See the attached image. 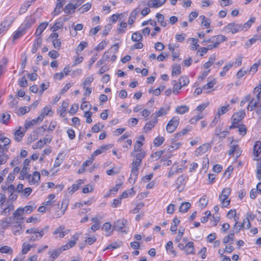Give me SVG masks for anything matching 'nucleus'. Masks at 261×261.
I'll return each mask as SVG.
<instances>
[{
  "instance_id": "nucleus-1",
  "label": "nucleus",
  "mask_w": 261,
  "mask_h": 261,
  "mask_svg": "<svg viewBox=\"0 0 261 261\" xmlns=\"http://www.w3.org/2000/svg\"><path fill=\"white\" fill-rule=\"evenodd\" d=\"M146 155L145 151H141L135 154L134 153V158L132 163V170L129 181L130 183H134L137 179L139 174V167L141 166L142 160Z\"/></svg>"
},
{
  "instance_id": "nucleus-2",
  "label": "nucleus",
  "mask_w": 261,
  "mask_h": 261,
  "mask_svg": "<svg viewBox=\"0 0 261 261\" xmlns=\"http://www.w3.org/2000/svg\"><path fill=\"white\" fill-rule=\"evenodd\" d=\"M255 18L253 17L251 18L244 24H238L235 22L230 23L223 28V31L226 33L231 32L232 34H235L242 30H247L255 22Z\"/></svg>"
},
{
  "instance_id": "nucleus-3",
  "label": "nucleus",
  "mask_w": 261,
  "mask_h": 261,
  "mask_svg": "<svg viewBox=\"0 0 261 261\" xmlns=\"http://www.w3.org/2000/svg\"><path fill=\"white\" fill-rule=\"evenodd\" d=\"M48 226L40 229L35 227L27 229L26 233L31 234V236L29 237V241L32 242L40 240L43 235L48 231Z\"/></svg>"
},
{
  "instance_id": "nucleus-4",
  "label": "nucleus",
  "mask_w": 261,
  "mask_h": 261,
  "mask_svg": "<svg viewBox=\"0 0 261 261\" xmlns=\"http://www.w3.org/2000/svg\"><path fill=\"white\" fill-rule=\"evenodd\" d=\"M127 221L124 219H119L114 223V229L118 231L127 233L128 230L126 229Z\"/></svg>"
},
{
  "instance_id": "nucleus-5",
  "label": "nucleus",
  "mask_w": 261,
  "mask_h": 261,
  "mask_svg": "<svg viewBox=\"0 0 261 261\" xmlns=\"http://www.w3.org/2000/svg\"><path fill=\"white\" fill-rule=\"evenodd\" d=\"M179 118L177 116L173 117L167 123L166 130L169 133H172L179 124Z\"/></svg>"
},
{
  "instance_id": "nucleus-6",
  "label": "nucleus",
  "mask_w": 261,
  "mask_h": 261,
  "mask_svg": "<svg viewBox=\"0 0 261 261\" xmlns=\"http://www.w3.org/2000/svg\"><path fill=\"white\" fill-rule=\"evenodd\" d=\"M257 107H259L261 110V99L260 97H256L250 98L249 104L247 106V110L250 111H252Z\"/></svg>"
},
{
  "instance_id": "nucleus-7",
  "label": "nucleus",
  "mask_w": 261,
  "mask_h": 261,
  "mask_svg": "<svg viewBox=\"0 0 261 261\" xmlns=\"http://www.w3.org/2000/svg\"><path fill=\"white\" fill-rule=\"evenodd\" d=\"M65 227L63 225H60L55 229L53 232V234L56 236V238H63L65 235L67 234L69 231V229H65Z\"/></svg>"
},
{
  "instance_id": "nucleus-8",
  "label": "nucleus",
  "mask_w": 261,
  "mask_h": 261,
  "mask_svg": "<svg viewBox=\"0 0 261 261\" xmlns=\"http://www.w3.org/2000/svg\"><path fill=\"white\" fill-rule=\"evenodd\" d=\"M245 115V112L244 111L242 110L239 112L235 113L233 115V120H232V124L230 126V128L236 127L237 126L235 125L236 124H237L239 121H240L244 117Z\"/></svg>"
},
{
  "instance_id": "nucleus-9",
  "label": "nucleus",
  "mask_w": 261,
  "mask_h": 261,
  "mask_svg": "<svg viewBox=\"0 0 261 261\" xmlns=\"http://www.w3.org/2000/svg\"><path fill=\"white\" fill-rule=\"evenodd\" d=\"M245 223H247V225L246 227V229H249L251 227V224L248 220H243V223L241 225L240 224L239 222L235 223L233 227V230L231 232L238 233L240 232L241 228L245 226Z\"/></svg>"
},
{
  "instance_id": "nucleus-10",
  "label": "nucleus",
  "mask_w": 261,
  "mask_h": 261,
  "mask_svg": "<svg viewBox=\"0 0 261 261\" xmlns=\"http://www.w3.org/2000/svg\"><path fill=\"white\" fill-rule=\"evenodd\" d=\"M36 19L32 16H29L25 18L23 23L20 26L22 27L23 30L26 31L27 30L30 28V27L35 23Z\"/></svg>"
},
{
  "instance_id": "nucleus-11",
  "label": "nucleus",
  "mask_w": 261,
  "mask_h": 261,
  "mask_svg": "<svg viewBox=\"0 0 261 261\" xmlns=\"http://www.w3.org/2000/svg\"><path fill=\"white\" fill-rule=\"evenodd\" d=\"M53 114V112L51 107L50 106H46L42 110L41 114L37 117V119L39 120L40 122H41L45 116L48 115L51 116Z\"/></svg>"
},
{
  "instance_id": "nucleus-12",
  "label": "nucleus",
  "mask_w": 261,
  "mask_h": 261,
  "mask_svg": "<svg viewBox=\"0 0 261 261\" xmlns=\"http://www.w3.org/2000/svg\"><path fill=\"white\" fill-rule=\"evenodd\" d=\"M23 213L21 208H17L13 214L12 219L15 223H22L23 217H22Z\"/></svg>"
},
{
  "instance_id": "nucleus-13",
  "label": "nucleus",
  "mask_w": 261,
  "mask_h": 261,
  "mask_svg": "<svg viewBox=\"0 0 261 261\" xmlns=\"http://www.w3.org/2000/svg\"><path fill=\"white\" fill-rule=\"evenodd\" d=\"M211 148V145L208 143H205L196 149L195 152V155L197 156L201 155L205 153Z\"/></svg>"
},
{
  "instance_id": "nucleus-14",
  "label": "nucleus",
  "mask_w": 261,
  "mask_h": 261,
  "mask_svg": "<svg viewBox=\"0 0 261 261\" xmlns=\"http://www.w3.org/2000/svg\"><path fill=\"white\" fill-rule=\"evenodd\" d=\"M65 3V0H57L56 7L53 12L54 16H56L61 12V9L63 7Z\"/></svg>"
},
{
  "instance_id": "nucleus-15",
  "label": "nucleus",
  "mask_w": 261,
  "mask_h": 261,
  "mask_svg": "<svg viewBox=\"0 0 261 261\" xmlns=\"http://www.w3.org/2000/svg\"><path fill=\"white\" fill-rule=\"evenodd\" d=\"M227 38L222 35L213 36L211 38L212 42L214 43L217 46L221 42L226 41Z\"/></svg>"
},
{
  "instance_id": "nucleus-16",
  "label": "nucleus",
  "mask_w": 261,
  "mask_h": 261,
  "mask_svg": "<svg viewBox=\"0 0 261 261\" xmlns=\"http://www.w3.org/2000/svg\"><path fill=\"white\" fill-rule=\"evenodd\" d=\"M184 250L187 254H195L194 243L192 242H188L185 246Z\"/></svg>"
},
{
  "instance_id": "nucleus-17",
  "label": "nucleus",
  "mask_w": 261,
  "mask_h": 261,
  "mask_svg": "<svg viewBox=\"0 0 261 261\" xmlns=\"http://www.w3.org/2000/svg\"><path fill=\"white\" fill-rule=\"evenodd\" d=\"M170 107L169 106H166L165 107H162L158 111L153 113L152 116L155 115V118L161 117L165 115L169 111Z\"/></svg>"
},
{
  "instance_id": "nucleus-18",
  "label": "nucleus",
  "mask_w": 261,
  "mask_h": 261,
  "mask_svg": "<svg viewBox=\"0 0 261 261\" xmlns=\"http://www.w3.org/2000/svg\"><path fill=\"white\" fill-rule=\"evenodd\" d=\"M139 12L140 9L139 8H136L130 13L128 20V23L129 24L131 25L134 22L136 18V16Z\"/></svg>"
},
{
  "instance_id": "nucleus-19",
  "label": "nucleus",
  "mask_w": 261,
  "mask_h": 261,
  "mask_svg": "<svg viewBox=\"0 0 261 261\" xmlns=\"http://www.w3.org/2000/svg\"><path fill=\"white\" fill-rule=\"evenodd\" d=\"M261 152V142L259 141H256L253 146V155L255 157L259 155Z\"/></svg>"
},
{
  "instance_id": "nucleus-20",
  "label": "nucleus",
  "mask_w": 261,
  "mask_h": 261,
  "mask_svg": "<svg viewBox=\"0 0 261 261\" xmlns=\"http://www.w3.org/2000/svg\"><path fill=\"white\" fill-rule=\"evenodd\" d=\"M25 134V132L21 130V127H19V129L16 130L14 133V139L16 142H20L22 138L23 137Z\"/></svg>"
},
{
  "instance_id": "nucleus-21",
  "label": "nucleus",
  "mask_w": 261,
  "mask_h": 261,
  "mask_svg": "<svg viewBox=\"0 0 261 261\" xmlns=\"http://www.w3.org/2000/svg\"><path fill=\"white\" fill-rule=\"evenodd\" d=\"M76 8L74 4L70 3L65 6L64 11L66 14H70L73 13Z\"/></svg>"
},
{
  "instance_id": "nucleus-22",
  "label": "nucleus",
  "mask_w": 261,
  "mask_h": 261,
  "mask_svg": "<svg viewBox=\"0 0 261 261\" xmlns=\"http://www.w3.org/2000/svg\"><path fill=\"white\" fill-rule=\"evenodd\" d=\"M40 174L39 172L35 171L33 173L31 179L29 180V184L31 185H35L39 181Z\"/></svg>"
},
{
  "instance_id": "nucleus-23",
  "label": "nucleus",
  "mask_w": 261,
  "mask_h": 261,
  "mask_svg": "<svg viewBox=\"0 0 261 261\" xmlns=\"http://www.w3.org/2000/svg\"><path fill=\"white\" fill-rule=\"evenodd\" d=\"M166 0H153L149 2L148 6L151 8H158L162 6Z\"/></svg>"
},
{
  "instance_id": "nucleus-24",
  "label": "nucleus",
  "mask_w": 261,
  "mask_h": 261,
  "mask_svg": "<svg viewBox=\"0 0 261 261\" xmlns=\"http://www.w3.org/2000/svg\"><path fill=\"white\" fill-rule=\"evenodd\" d=\"M111 147L110 144L105 145H102L99 148L96 149L94 152H93L92 156H96L99 154H100L103 152L104 150H108L109 148Z\"/></svg>"
},
{
  "instance_id": "nucleus-25",
  "label": "nucleus",
  "mask_w": 261,
  "mask_h": 261,
  "mask_svg": "<svg viewBox=\"0 0 261 261\" xmlns=\"http://www.w3.org/2000/svg\"><path fill=\"white\" fill-rule=\"evenodd\" d=\"M22 223H16L15 225H14L12 226V229L13 231V233L15 235H19L22 233Z\"/></svg>"
},
{
  "instance_id": "nucleus-26",
  "label": "nucleus",
  "mask_w": 261,
  "mask_h": 261,
  "mask_svg": "<svg viewBox=\"0 0 261 261\" xmlns=\"http://www.w3.org/2000/svg\"><path fill=\"white\" fill-rule=\"evenodd\" d=\"M158 121V118H154L152 121L147 123L144 126L145 131H150L157 123Z\"/></svg>"
},
{
  "instance_id": "nucleus-27",
  "label": "nucleus",
  "mask_w": 261,
  "mask_h": 261,
  "mask_svg": "<svg viewBox=\"0 0 261 261\" xmlns=\"http://www.w3.org/2000/svg\"><path fill=\"white\" fill-rule=\"evenodd\" d=\"M48 25V23L44 22L41 23L38 28L37 29L36 32H35V35L37 37H39L42 33L44 31V30L46 28V27Z\"/></svg>"
},
{
  "instance_id": "nucleus-28",
  "label": "nucleus",
  "mask_w": 261,
  "mask_h": 261,
  "mask_svg": "<svg viewBox=\"0 0 261 261\" xmlns=\"http://www.w3.org/2000/svg\"><path fill=\"white\" fill-rule=\"evenodd\" d=\"M62 249L61 248H58L57 249L53 250L52 252L49 251V254L50 255V260L51 261H54L56 259L61 253Z\"/></svg>"
},
{
  "instance_id": "nucleus-29",
  "label": "nucleus",
  "mask_w": 261,
  "mask_h": 261,
  "mask_svg": "<svg viewBox=\"0 0 261 261\" xmlns=\"http://www.w3.org/2000/svg\"><path fill=\"white\" fill-rule=\"evenodd\" d=\"M22 27H19L17 30L14 33L13 36V41H15L16 39L21 37L23 34H25V31L23 30Z\"/></svg>"
},
{
  "instance_id": "nucleus-30",
  "label": "nucleus",
  "mask_w": 261,
  "mask_h": 261,
  "mask_svg": "<svg viewBox=\"0 0 261 261\" xmlns=\"http://www.w3.org/2000/svg\"><path fill=\"white\" fill-rule=\"evenodd\" d=\"M12 222V217H9L1 221L0 223V226L3 229H5L8 227Z\"/></svg>"
},
{
  "instance_id": "nucleus-31",
  "label": "nucleus",
  "mask_w": 261,
  "mask_h": 261,
  "mask_svg": "<svg viewBox=\"0 0 261 261\" xmlns=\"http://www.w3.org/2000/svg\"><path fill=\"white\" fill-rule=\"evenodd\" d=\"M186 179V177L181 175L180 176H179L176 181V185H177V190L181 192L182 190V188H181V186L184 184L185 180Z\"/></svg>"
},
{
  "instance_id": "nucleus-32",
  "label": "nucleus",
  "mask_w": 261,
  "mask_h": 261,
  "mask_svg": "<svg viewBox=\"0 0 261 261\" xmlns=\"http://www.w3.org/2000/svg\"><path fill=\"white\" fill-rule=\"evenodd\" d=\"M189 108L186 105H181L178 106L175 109V112L178 114H184L188 112Z\"/></svg>"
},
{
  "instance_id": "nucleus-33",
  "label": "nucleus",
  "mask_w": 261,
  "mask_h": 261,
  "mask_svg": "<svg viewBox=\"0 0 261 261\" xmlns=\"http://www.w3.org/2000/svg\"><path fill=\"white\" fill-rule=\"evenodd\" d=\"M66 202V200L62 201V206L61 208V210L60 211H58L56 215L57 218H60L64 215L67 207V203Z\"/></svg>"
},
{
  "instance_id": "nucleus-34",
  "label": "nucleus",
  "mask_w": 261,
  "mask_h": 261,
  "mask_svg": "<svg viewBox=\"0 0 261 261\" xmlns=\"http://www.w3.org/2000/svg\"><path fill=\"white\" fill-rule=\"evenodd\" d=\"M219 199L223 207H227L230 203V200L228 199V197L224 196L221 194L220 195Z\"/></svg>"
},
{
  "instance_id": "nucleus-35",
  "label": "nucleus",
  "mask_w": 261,
  "mask_h": 261,
  "mask_svg": "<svg viewBox=\"0 0 261 261\" xmlns=\"http://www.w3.org/2000/svg\"><path fill=\"white\" fill-rule=\"evenodd\" d=\"M68 102L67 101H63L61 106V110H60V116L63 117L65 116L67 108L68 106Z\"/></svg>"
},
{
  "instance_id": "nucleus-36",
  "label": "nucleus",
  "mask_w": 261,
  "mask_h": 261,
  "mask_svg": "<svg viewBox=\"0 0 261 261\" xmlns=\"http://www.w3.org/2000/svg\"><path fill=\"white\" fill-rule=\"evenodd\" d=\"M111 224L110 223L106 222L103 224L102 229L106 232V236H109L112 233V231H111Z\"/></svg>"
},
{
  "instance_id": "nucleus-37",
  "label": "nucleus",
  "mask_w": 261,
  "mask_h": 261,
  "mask_svg": "<svg viewBox=\"0 0 261 261\" xmlns=\"http://www.w3.org/2000/svg\"><path fill=\"white\" fill-rule=\"evenodd\" d=\"M191 203L189 202H184L179 206V211L181 213H186L191 207Z\"/></svg>"
},
{
  "instance_id": "nucleus-38",
  "label": "nucleus",
  "mask_w": 261,
  "mask_h": 261,
  "mask_svg": "<svg viewBox=\"0 0 261 261\" xmlns=\"http://www.w3.org/2000/svg\"><path fill=\"white\" fill-rule=\"evenodd\" d=\"M11 23L5 20L0 24V34L7 31L10 27Z\"/></svg>"
},
{
  "instance_id": "nucleus-39",
  "label": "nucleus",
  "mask_w": 261,
  "mask_h": 261,
  "mask_svg": "<svg viewBox=\"0 0 261 261\" xmlns=\"http://www.w3.org/2000/svg\"><path fill=\"white\" fill-rule=\"evenodd\" d=\"M143 144L139 141H137L134 144V151L130 153L131 156L134 155L135 152L141 151L142 146Z\"/></svg>"
},
{
  "instance_id": "nucleus-40",
  "label": "nucleus",
  "mask_w": 261,
  "mask_h": 261,
  "mask_svg": "<svg viewBox=\"0 0 261 261\" xmlns=\"http://www.w3.org/2000/svg\"><path fill=\"white\" fill-rule=\"evenodd\" d=\"M256 178L258 180H261V159L257 160L256 163Z\"/></svg>"
},
{
  "instance_id": "nucleus-41",
  "label": "nucleus",
  "mask_w": 261,
  "mask_h": 261,
  "mask_svg": "<svg viewBox=\"0 0 261 261\" xmlns=\"http://www.w3.org/2000/svg\"><path fill=\"white\" fill-rule=\"evenodd\" d=\"M179 85L182 87L187 86L189 83V79L187 76H181L179 80Z\"/></svg>"
},
{
  "instance_id": "nucleus-42",
  "label": "nucleus",
  "mask_w": 261,
  "mask_h": 261,
  "mask_svg": "<svg viewBox=\"0 0 261 261\" xmlns=\"http://www.w3.org/2000/svg\"><path fill=\"white\" fill-rule=\"evenodd\" d=\"M156 17L158 22H159L162 27H165L167 25V23L164 21V16L163 14L157 13Z\"/></svg>"
},
{
  "instance_id": "nucleus-43",
  "label": "nucleus",
  "mask_w": 261,
  "mask_h": 261,
  "mask_svg": "<svg viewBox=\"0 0 261 261\" xmlns=\"http://www.w3.org/2000/svg\"><path fill=\"white\" fill-rule=\"evenodd\" d=\"M134 194L135 192L134 191L133 188H132L128 191H124L120 196V198L121 199H122V198H126L128 197V195L132 196L134 195Z\"/></svg>"
},
{
  "instance_id": "nucleus-44",
  "label": "nucleus",
  "mask_w": 261,
  "mask_h": 261,
  "mask_svg": "<svg viewBox=\"0 0 261 261\" xmlns=\"http://www.w3.org/2000/svg\"><path fill=\"white\" fill-rule=\"evenodd\" d=\"M10 119V115L8 113H3L2 117L0 118V122L5 124H7Z\"/></svg>"
},
{
  "instance_id": "nucleus-45",
  "label": "nucleus",
  "mask_w": 261,
  "mask_h": 261,
  "mask_svg": "<svg viewBox=\"0 0 261 261\" xmlns=\"http://www.w3.org/2000/svg\"><path fill=\"white\" fill-rule=\"evenodd\" d=\"M143 36L139 32H135L132 36V40L133 41L139 42L142 40Z\"/></svg>"
},
{
  "instance_id": "nucleus-46",
  "label": "nucleus",
  "mask_w": 261,
  "mask_h": 261,
  "mask_svg": "<svg viewBox=\"0 0 261 261\" xmlns=\"http://www.w3.org/2000/svg\"><path fill=\"white\" fill-rule=\"evenodd\" d=\"M181 72V67L180 65L175 64L172 66V74L179 75Z\"/></svg>"
},
{
  "instance_id": "nucleus-47",
  "label": "nucleus",
  "mask_w": 261,
  "mask_h": 261,
  "mask_svg": "<svg viewBox=\"0 0 261 261\" xmlns=\"http://www.w3.org/2000/svg\"><path fill=\"white\" fill-rule=\"evenodd\" d=\"M173 93L174 94L177 95V94H178V93L179 92V90L181 89V88L182 86L180 85L179 83H177L176 81H173Z\"/></svg>"
},
{
  "instance_id": "nucleus-48",
  "label": "nucleus",
  "mask_w": 261,
  "mask_h": 261,
  "mask_svg": "<svg viewBox=\"0 0 261 261\" xmlns=\"http://www.w3.org/2000/svg\"><path fill=\"white\" fill-rule=\"evenodd\" d=\"M234 239V232L230 231L229 234L225 237L223 239V243L226 244L228 243L230 240L233 241Z\"/></svg>"
},
{
  "instance_id": "nucleus-49",
  "label": "nucleus",
  "mask_w": 261,
  "mask_h": 261,
  "mask_svg": "<svg viewBox=\"0 0 261 261\" xmlns=\"http://www.w3.org/2000/svg\"><path fill=\"white\" fill-rule=\"evenodd\" d=\"M72 238V240L69 241V242L68 243L69 247H70V248L75 245L76 241L79 239V234L77 233L74 234V235H73Z\"/></svg>"
},
{
  "instance_id": "nucleus-50",
  "label": "nucleus",
  "mask_w": 261,
  "mask_h": 261,
  "mask_svg": "<svg viewBox=\"0 0 261 261\" xmlns=\"http://www.w3.org/2000/svg\"><path fill=\"white\" fill-rule=\"evenodd\" d=\"M164 138L162 136L157 137L154 139L153 141L154 146L156 147L160 146L164 142Z\"/></svg>"
},
{
  "instance_id": "nucleus-51",
  "label": "nucleus",
  "mask_w": 261,
  "mask_h": 261,
  "mask_svg": "<svg viewBox=\"0 0 261 261\" xmlns=\"http://www.w3.org/2000/svg\"><path fill=\"white\" fill-rule=\"evenodd\" d=\"M62 155V153H59L58 155V156L56 158V160L55 161L53 167L54 168H56L58 167H59L60 165L62 163L63 161V158H60L61 155Z\"/></svg>"
},
{
  "instance_id": "nucleus-52",
  "label": "nucleus",
  "mask_w": 261,
  "mask_h": 261,
  "mask_svg": "<svg viewBox=\"0 0 261 261\" xmlns=\"http://www.w3.org/2000/svg\"><path fill=\"white\" fill-rule=\"evenodd\" d=\"M91 5L90 3H86L83 5L81 8L78 9L81 13H84L85 12L88 11L91 8Z\"/></svg>"
},
{
  "instance_id": "nucleus-53",
  "label": "nucleus",
  "mask_w": 261,
  "mask_h": 261,
  "mask_svg": "<svg viewBox=\"0 0 261 261\" xmlns=\"http://www.w3.org/2000/svg\"><path fill=\"white\" fill-rule=\"evenodd\" d=\"M38 121H40V120H38L37 118H36V119H34L31 121H26L25 123L24 127L25 129H28L30 127L36 124Z\"/></svg>"
},
{
  "instance_id": "nucleus-54",
  "label": "nucleus",
  "mask_w": 261,
  "mask_h": 261,
  "mask_svg": "<svg viewBox=\"0 0 261 261\" xmlns=\"http://www.w3.org/2000/svg\"><path fill=\"white\" fill-rule=\"evenodd\" d=\"M30 6V4L28 3H27L25 2L21 6L19 13L20 15H21L23 13H24L29 8V7Z\"/></svg>"
},
{
  "instance_id": "nucleus-55",
  "label": "nucleus",
  "mask_w": 261,
  "mask_h": 261,
  "mask_svg": "<svg viewBox=\"0 0 261 261\" xmlns=\"http://www.w3.org/2000/svg\"><path fill=\"white\" fill-rule=\"evenodd\" d=\"M259 40L257 35H255L253 38L250 39L246 43L245 46L247 48L250 47L251 45Z\"/></svg>"
},
{
  "instance_id": "nucleus-56",
  "label": "nucleus",
  "mask_w": 261,
  "mask_h": 261,
  "mask_svg": "<svg viewBox=\"0 0 261 261\" xmlns=\"http://www.w3.org/2000/svg\"><path fill=\"white\" fill-rule=\"evenodd\" d=\"M32 247V245L24 243L22 246V253L23 254L27 253L30 250Z\"/></svg>"
},
{
  "instance_id": "nucleus-57",
  "label": "nucleus",
  "mask_w": 261,
  "mask_h": 261,
  "mask_svg": "<svg viewBox=\"0 0 261 261\" xmlns=\"http://www.w3.org/2000/svg\"><path fill=\"white\" fill-rule=\"evenodd\" d=\"M229 105H227L226 106H223L220 109H218L217 114L219 116L222 115L226 113L228 110Z\"/></svg>"
},
{
  "instance_id": "nucleus-58",
  "label": "nucleus",
  "mask_w": 261,
  "mask_h": 261,
  "mask_svg": "<svg viewBox=\"0 0 261 261\" xmlns=\"http://www.w3.org/2000/svg\"><path fill=\"white\" fill-rule=\"evenodd\" d=\"M233 63H230L226 65L223 68V70L220 73V75L221 76H224L226 75V72L228 70L232 67Z\"/></svg>"
},
{
  "instance_id": "nucleus-59",
  "label": "nucleus",
  "mask_w": 261,
  "mask_h": 261,
  "mask_svg": "<svg viewBox=\"0 0 261 261\" xmlns=\"http://www.w3.org/2000/svg\"><path fill=\"white\" fill-rule=\"evenodd\" d=\"M0 252L3 253L11 254L13 252V250L10 247L8 246H4L0 248Z\"/></svg>"
},
{
  "instance_id": "nucleus-60",
  "label": "nucleus",
  "mask_w": 261,
  "mask_h": 261,
  "mask_svg": "<svg viewBox=\"0 0 261 261\" xmlns=\"http://www.w3.org/2000/svg\"><path fill=\"white\" fill-rule=\"evenodd\" d=\"M216 84V80L214 79L212 81H209L206 84L203 86V89H210L213 87V86Z\"/></svg>"
},
{
  "instance_id": "nucleus-61",
  "label": "nucleus",
  "mask_w": 261,
  "mask_h": 261,
  "mask_svg": "<svg viewBox=\"0 0 261 261\" xmlns=\"http://www.w3.org/2000/svg\"><path fill=\"white\" fill-rule=\"evenodd\" d=\"M127 23L126 22H122L120 24V28H118L117 32L118 33L123 34L125 32V29L127 27Z\"/></svg>"
},
{
  "instance_id": "nucleus-62",
  "label": "nucleus",
  "mask_w": 261,
  "mask_h": 261,
  "mask_svg": "<svg viewBox=\"0 0 261 261\" xmlns=\"http://www.w3.org/2000/svg\"><path fill=\"white\" fill-rule=\"evenodd\" d=\"M79 109V105L76 103H74L72 105L71 108L69 111V113L71 115H73L75 114Z\"/></svg>"
},
{
  "instance_id": "nucleus-63",
  "label": "nucleus",
  "mask_w": 261,
  "mask_h": 261,
  "mask_svg": "<svg viewBox=\"0 0 261 261\" xmlns=\"http://www.w3.org/2000/svg\"><path fill=\"white\" fill-rule=\"evenodd\" d=\"M165 152H166V150H165L158 151H156V152H154L153 153H152L151 154V156L152 158H156V160H157L159 159H160L161 158V155L164 154Z\"/></svg>"
},
{
  "instance_id": "nucleus-64",
  "label": "nucleus",
  "mask_w": 261,
  "mask_h": 261,
  "mask_svg": "<svg viewBox=\"0 0 261 261\" xmlns=\"http://www.w3.org/2000/svg\"><path fill=\"white\" fill-rule=\"evenodd\" d=\"M94 78L92 76H88L86 77L83 83V88H85L86 86L90 85L91 83L93 81Z\"/></svg>"
}]
</instances>
